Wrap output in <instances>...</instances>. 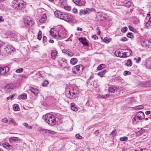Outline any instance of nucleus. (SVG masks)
Segmentation results:
<instances>
[{
    "instance_id": "1",
    "label": "nucleus",
    "mask_w": 151,
    "mask_h": 151,
    "mask_svg": "<svg viewBox=\"0 0 151 151\" xmlns=\"http://www.w3.org/2000/svg\"><path fill=\"white\" fill-rule=\"evenodd\" d=\"M43 118L46 122L50 126H52L56 123L55 118L52 114H46L43 116Z\"/></svg>"
},
{
    "instance_id": "2",
    "label": "nucleus",
    "mask_w": 151,
    "mask_h": 151,
    "mask_svg": "<svg viewBox=\"0 0 151 151\" xmlns=\"http://www.w3.org/2000/svg\"><path fill=\"white\" fill-rule=\"evenodd\" d=\"M145 118V114L142 111L138 112L132 119V122L134 124H136L139 121L142 120Z\"/></svg>"
},
{
    "instance_id": "3",
    "label": "nucleus",
    "mask_w": 151,
    "mask_h": 151,
    "mask_svg": "<svg viewBox=\"0 0 151 151\" xmlns=\"http://www.w3.org/2000/svg\"><path fill=\"white\" fill-rule=\"evenodd\" d=\"M127 52H124L121 53L120 52H119L118 54L119 57L123 58L127 57L130 56L131 55L132 51L129 49H127Z\"/></svg>"
},
{
    "instance_id": "4",
    "label": "nucleus",
    "mask_w": 151,
    "mask_h": 151,
    "mask_svg": "<svg viewBox=\"0 0 151 151\" xmlns=\"http://www.w3.org/2000/svg\"><path fill=\"white\" fill-rule=\"evenodd\" d=\"M82 65H79L75 66L73 70V73L75 74H78L83 70Z\"/></svg>"
},
{
    "instance_id": "5",
    "label": "nucleus",
    "mask_w": 151,
    "mask_h": 151,
    "mask_svg": "<svg viewBox=\"0 0 151 151\" xmlns=\"http://www.w3.org/2000/svg\"><path fill=\"white\" fill-rule=\"evenodd\" d=\"M65 95L67 97L71 99H74L77 96V93H76L72 90L66 91L65 93Z\"/></svg>"
},
{
    "instance_id": "6",
    "label": "nucleus",
    "mask_w": 151,
    "mask_h": 151,
    "mask_svg": "<svg viewBox=\"0 0 151 151\" xmlns=\"http://www.w3.org/2000/svg\"><path fill=\"white\" fill-rule=\"evenodd\" d=\"M63 14L62 17H61V19L66 21H71L73 18V17L69 14H66L63 13Z\"/></svg>"
},
{
    "instance_id": "7",
    "label": "nucleus",
    "mask_w": 151,
    "mask_h": 151,
    "mask_svg": "<svg viewBox=\"0 0 151 151\" xmlns=\"http://www.w3.org/2000/svg\"><path fill=\"white\" fill-rule=\"evenodd\" d=\"M24 22L26 25L28 26H32L34 24L33 21L31 20L30 17L27 16L24 19Z\"/></svg>"
},
{
    "instance_id": "8",
    "label": "nucleus",
    "mask_w": 151,
    "mask_h": 151,
    "mask_svg": "<svg viewBox=\"0 0 151 151\" xmlns=\"http://www.w3.org/2000/svg\"><path fill=\"white\" fill-rule=\"evenodd\" d=\"M16 5L15 6L16 7L17 6L19 8H23L24 5V2L21 0H17V1H14L13 3V4Z\"/></svg>"
},
{
    "instance_id": "9",
    "label": "nucleus",
    "mask_w": 151,
    "mask_h": 151,
    "mask_svg": "<svg viewBox=\"0 0 151 151\" xmlns=\"http://www.w3.org/2000/svg\"><path fill=\"white\" fill-rule=\"evenodd\" d=\"M14 87L13 84H9L6 85L5 88V90L6 92L9 93L11 91Z\"/></svg>"
},
{
    "instance_id": "10",
    "label": "nucleus",
    "mask_w": 151,
    "mask_h": 151,
    "mask_svg": "<svg viewBox=\"0 0 151 151\" xmlns=\"http://www.w3.org/2000/svg\"><path fill=\"white\" fill-rule=\"evenodd\" d=\"M60 65L63 67V68H65L67 66V62L66 60L64 58H63L59 61Z\"/></svg>"
},
{
    "instance_id": "11",
    "label": "nucleus",
    "mask_w": 151,
    "mask_h": 151,
    "mask_svg": "<svg viewBox=\"0 0 151 151\" xmlns=\"http://www.w3.org/2000/svg\"><path fill=\"white\" fill-rule=\"evenodd\" d=\"M54 28H52L51 29L50 31V35L51 36L54 37H57L58 35L59 37H60V36L58 35V32L54 30Z\"/></svg>"
},
{
    "instance_id": "12",
    "label": "nucleus",
    "mask_w": 151,
    "mask_h": 151,
    "mask_svg": "<svg viewBox=\"0 0 151 151\" xmlns=\"http://www.w3.org/2000/svg\"><path fill=\"white\" fill-rule=\"evenodd\" d=\"M141 86L145 87H149L151 86V81H147L142 82L140 83Z\"/></svg>"
},
{
    "instance_id": "13",
    "label": "nucleus",
    "mask_w": 151,
    "mask_h": 151,
    "mask_svg": "<svg viewBox=\"0 0 151 151\" xmlns=\"http://www.w3.org/2000/svg\"><path fill=\"white\" fill-rule=\"evenodd\" d=\"M143 45L147 47H151V40H144L143 41Z\"/></svg>"
},
{
    "instance_id": "14",
    "label": "nucleus",
    "mask_w": 151,
    "mask_h": 151,
    "mask_svg": "<svg viewBox=\"0 0 151 151\" xmlns=\"http://www.w3.org/2000/svg\"><path fill=\"white\" fill-rule=\"evenodd\" d=\"M78 40L80 41L83 45L86 46L88 45L87 40L86 38L82 37H79L78 38Z\"/></svg>"
},
{
    "instance_id": "15",
    "label": "nucleus",
    "mask_w": 151,
    "mask_h": 151,
    "mask_svg": "<svg viewBox=\"0 0 151 151\" xmlns=\"http://www.w3.org/2000/svg\"><path fill=\"white\" fill-rule=\"evenodd\" d=\"M14 48L12 47V45H7L4 48L5 51L7 52H9L10 50H13Z\"/></svg>"
},
{
    "instance_id": "16",
    "label": "nucleus",
    "mask_w": 151,
    "mask_h": 151,
    "mask_svg": "<svg viewBox=\"0 0 151 151\" xmlns=\"http://www.w3.org/2000/svg\"><path fill=\"white\" fill-rule=\"evenodd\" d=\"M114 96L115 95H114L113 94L109 93L108 94H106L105 95H99L98 96V97L99 98H105L106 97L108 96Z\"/></svg>"
},
{
    "instance_id": "17",
    "label": "nucleus",
    "mask_w": 151,
    "mask_h": 151,
    "mask_svg": "<svg viewBox=\"0 0 151 151\" xmlns=\"http://www.w3.org/2000/svg\"><path fill=\"white\" fill-rule=\"evenodd\" d=\"M55 16L61 19V17H63V13L59 11H56L54 12Z\"/></svg>"
},
{
    "instance_id": "18",
    "label": "nucleus",
    "mask_w": 151,
    "mask_h": 151,
    "mask_svg": "<svg viewBox=\"0 0 151 151\" xmlns=\"http://www.w3.org/2000/svg\"><path fill=\"white\" fill-rule=\"evenodd\" d=\"M57 51L55 50H52L51 51V58L53 60H55L57 56Z\"/></svg>"
},
{
    "instance_id": "19",
    "label": "nucleus",
    "mask_w": 151,
    "mask_h": 151,
    "mask_svg": "<svg viewBox=\"0 0 151 151\" xmlns=\"http://www.w3.org/2000/svg\"><path fill=\"white\" fill-rule=\"evenodd\" d=\"M30 91L35 95H37L39 92V90L37 88H35L32 87H31L30 89Z\"/></svg>"
},
{
    "instance_id": "20",
    "label": "nucleus",
    "mask_w": 151,
    "mask_h": 151,
    "mask_svg": "<svg viewBox=\"0 0 151 151\" xmlns=\"http://www.w3.org/2000/svg\"><path fill=\"white\" fill-rule=\"evenodd\" d=\"M47 19V16L45 14H44L43 16L40 19L39 22L41 23H44Z\"/></svg>"
},
{
    "instance_id": "21",
    "label": "nucleus",
    "mask_w": 151,
    "mask_h": 151,
    "mask_svg": "<svg viewBox=\"0 0 151 151\" xmlns=\"http://www.w3.org/2000/svg\"><path fill=\"white\" fill-rule=\"evenodd\" d=\"M9 140L11 142H16L19 141L20 139L17 137H12L9 138Z\"/></svg>"
},
{
    "instance_id": "22",
    "label": "nucleus",
    "mask_w": 151,
    "mask_h": 151,
    "mask_svg": "<svg viewBox=\"0 0 151 151\" xmlns=\"http://www.w3.org/2000/svg\"><path fill=\"white\" fill-rule=\"evenodd\" d=\"M18 98L19 99H26L27 98V94L25 93L22 94L19 96Z\"/></svg>"
},
{
    "instance_id": "23",
    "label": "nucleus",
    "mask_w": 151,
    "mask_h": 151,
    "mask_svg": "<svg viewBox=\"0 0 151 151\" xmlns=\"http://www.w3.org/2000/svg\"><path fill=\"white\" fill-rule=\"evenodd\" d=\"M62 52L63 53H66L70 56H72L73 55V52L68 51L65 50H62Z\"/></svg>"
},
{
    "instance_id": "24",
    "label": "nucleus",
    "mask_w": 151,
    "mask_h": 151,
    "mask_svg": "<svg viewBox=\"0 0 151 151\" xmlns=\"http://www.w3.org/2000/svg\"><path fill=\"white\" fill-rule=\"evenodd\" d=\"M116 88L113 86H111L109 87V88L108 89V91L111 93H114L116 90Z\"/></svg>"
},
{
    "instance_id": "25",
    "label": "nucleus",
    "mask_w": 151,
    "mask_h": 151,
    "mask_svg": "<svg viewBox=\"0 0 151 151\" xmlns=\"http://www.w3.org/2000/svg\"><path fill=\"white\" fill-rule=\"evenodd\" d=\"M106 73V70H103V71H101L99 72L98 75L101 77H103V76Z\"/></svg>"
},
{
    "instance_id": "26",
    "label": "nucleus",
    "mask_w": 151,
    "mask_h": 151,
    "mask_svg": "<svg viewBox=\"0 0 151 151\" xmlns=\"http://www.w3.org/2000/svg\"><path fill=\"white\" fill-rule=\"evenodd\" d=\"M77 62V60L76 58H73L71 59L70 60L71 64L73 65H75L76 64Z\"/></svg>"
},
{
    "instance_id": "27",
    "label": "nucleus",
    "mask_w": 151,
    "mask_h": 151,
    "mask_svg": "<svg viewBox=\"0 0 151 151\" xmlns=\"http://www.w3.org/2000/svg\"><path fill=\"white\" fill-rule=\"evenodd\" d=\"M93 104V101L91 100H89L86 103L87 106H91Z\"/></svg>"
},
{
    "instance_id": "28",
    "label": "nucleus",
    "mask_w": 151,
    "mask_h": 151,
    "mask_svg": "<svg viewBox=\"0 0 151 151\" xmlns=\"http://www.w3.org/2000/svg\"><path fill=\"white\" fill-rule=\"evenodd\" d=\"M125 65L127 66H131L132 65V62L129 59H128L127 61L126 62Z\"/></svg>"
},
{
    "instance_id": "29",
    "label": "nucleus",
    "mask_w": 151,
    "mask_h": 151,
    "mask_svg": "<svg viewBox=\"0 0 151 151\" xmlns=\"http://www.w3.org/2000/svg\"><path fill=\"white\" fill-rule=\"evenodd\" d=\"M103 41L106 43H108L111 41V39L110 38L105 37Z\"/></svg>"
},
{
    "instance_id": "30",
    "label": "nucleus",
    "mask_w": 151,
    "mask_h": 151,
    "mask_svg": "<svg viewBox=\"0 0 151 151\" xmlns=\"http://www.w3.org/2000/svg\"><path fill=\"white\" fill-rule=\"evenodd\" d=\"M105 67V65L104 64H101L97 68V69L100 70L104 68Z\"/></svg>"
},
{
    "instance_id": "31",
    "label": "nucleus",
    "mask_w": 151,
    "mask_h": 151,
    "mask_svg": "<svg viewBox=\"0 0 151 151\" xmlns=\"http://www.w3.org/2000/svg\"><path fill=\"white\" fill-rule=\"evenodd\" d=\"M71 109L73 111H77L78 110V109L76 107L74 106V105L73 103H72L71 104Z\"/></svg>"
},
{
    "instance_id": "32",
    "label": "nucleus",
    "mask_w": 151,
    "mask_h": 151,
    "mask_svg": "<svg viewBox=\"0 0 151 151\" xmlns=\"http://www.w3.org/2000/svg\"><path fill=\"white\" fill-rule=\"evenodd\" d=\"M13 108L14 110L15 111H18L19 109V106L17 104H14L13 106Z\"/></svg>"
},
{
    "instance_id": "33",
    "label": "nucleus",
    "mask_w": 151,
    "mask_h": 151,
    "mask_svg": "<svg viewBox=\"0 0 151 151\" xmlns=\"http://www.w3.org/2000/svg\"><path fill=\"white\" fill-rule=\"evenodd\" d=\"M1 72L0 75H3L6 73V70L5 69H4V67L1 68Z\"/></svg>"
},
{
    "instance_id": "34",
    "label": "nucleus",
    "mask_w": 151,
    "mask_h": 151,
    "mask_svg": "<svg viewBox=\"0 0 151 151\" xmlns=\"http://www.w3.org/2000/svg\"><path fill=\"white\" fill-rule=\"evenodd\" d=\"M47 129H42L40 130V131L42 134H46L47 132Z\"/></svg>"
},
{
    "instance_id": "35",
    "label": "nucleus",
    "mask_w": 151,
    "mask_h": 151,
    "mask_svg": "<svg viewBox=\"0 0 151 151\" xmlns=\"http://www.w3.org/2000/svg\"><path fill=\"white\" fill-rule=\"evenodd\" d=\"M128 139V138L126 137H120L119 139V140L121 141H126Z\"/></svg>"
},
{
    "instance_id": "36",
    "label": "nucleus",
    "mask_w": 151,
    "mask_h": 151,
    "mask_svg": "<svg viewBox=\"0 0 151 151\" xmlns=\"http://www.w3.org/2000/svg\"><path fill=\"white\" fill-rule=\"evenodd\" d=\"M127 30V28L126 27H124L121 29V31L122 32L124 33Z\"/></svg>"
},
{
    "instance_id": "37",
    "label": "nucleus",
    "mask_w": 151,
    "mask_h": 151,
    "mask_svg": "<svg viewBox=\"0 0 151 151\" xmlns=\"http://www.w3.org/2000/svg\"><path fill=\"white\" fill-rule=\"evenodd\" d=\"M127 37L131 38H133V33L130 32L128 33L127 34Z\"/></svg>"
},
{
    "instance_id": "38",
    "label": "nucleus",
    "mask_w": 151,
    "mask_h": 151,
    "mask_svg": "<svg viewBox=\"0 0 151 151\" xmlns=\"http://www.w3.org/2000/svg\"><path fill=\"white\" fill-rule=\"evenodd\" d=\"M64 9L66 10L69 11L71 10V7L70 6H65L64 7Z\"/></svg>"
},
{
    "instance_id": "39",
    "label": "nucleus",
    "mask_w": 151,
    "mask_h": 151,
    "mask_svg": "<svg viewBox=\"0 0 151 151\" xmlns=\"http://www.w3.org/2000/svg\"><path fill=\"white\" fill-rule=\"evenodd\" d=\"M79 14L80 16H82L83 15H85L86 14L85 12L83 10L81 9L80 11Z\"/></svg>"
},
{
    "instance_id": "40",
    "label": "nucleus",
    "mask_w": 151,
    "mask_h": 151,
    "mask_svg": "<svg viewBox=\"0 0 151 151\" xmlns=\"http://www.w3.org/2000/svg\"><path fill=\"white\" fill-rule=\"evenodd\" d=\"M48 84V82L47 80H45L42 83V86H46Z\"/></svg>"
},
{
    "instance_id": "41",
    "label": "nucleus",
    "mask_w": 151,
    "mask_h": 151,
    "mask_svg": "<svg viewBox=\"0 0 151 151\" xmlns=\"http://www.w3.org/2000/svg\"><path fill=\"white\" fill-rule=\"evenodd\" d=\"M9 121L10 122H11V123H12L14 125H16L17 124V123H16V122L14 121V120H13V119L12 118H10L9 119Z\"/></svg>"
},
{
    "instance_id": "42",
    "label": "nucleus",
    "mask_w": 151,
    "mask_h": 151,
    "mask_svg": "<svg viewBox=\"0 0 151 151\" xmlns=\"http://www.w3.org/2000/svg\"><path fill=\"white\" fill-rule=\"evenodd\" d=\"M23 71V69L22 68H21L18 69L16 70V72L17 73H22Z\"/></svg>"
},
{
    "instance_id": "43",
    "label": "nucleus",
    "mask_w": 151,
    "mask_h": 151,
    "mask_svg": "<svg viewBox=\"0 0 151 151\" xmlns=\"http://www.w3.org/2000/svg\"><path fill=\"white\" fill-rule=\"evenodd\" d=\"M81 0H73V1L76 4H78L80 3Z\"/></svg>"
},
{
    "instance_id": "44",
    "label": "nucleus",
    "mask_w": 151,
    "mask_h": 151,
    "mask_svg": "<svg viewBox=\"0 0 151 151\" xmlns=\"http://www.w3.org/2000/svg\"><path fill=\"white\" fill-rule=\"evenodd\" d=\"M131 72L128 71H125L124 72V75L126 76L127 74L129 75L131 74Z\"/></svg>"
},
{
    "instance_id": "45",
    "label": "nucleus",
    "mask_w": 151,
    "mask_h": 151,
    "mask_svg": "<svg viewBox=\"0 0 151 151\" xmlns=\"http://www.w3.org/2000/svg\"><path fill=\"white\" fill-rule=\"evenodd\" d=\"M3 145V146L6 148H7L8 146L9 145V144L7 142L4 143Z\"/></svg>"
},
{
    "instance_id": "46",
    "label": "nucleus",
    "mask_w": 151,
    "mask_h": 151,
    "mask_svg": "<svg viewBox=\"0 0 151 151\" xmlns=\"http://www.w3.org/2000/svg\"><path fill=\"white\" fill-rule=\"evenodd\" d=\"M47 132L49 134H54L55 133V132L51 131L48 130H47Z\"/></svg>"
},
{
    "instance_id": "47",
    "label": "nucleus",
    "mask_w": 151,
    "mask_h": 151,
    "mask_svg": "<svg viewBox=\"0 0 151 151\" xmlns=\"http://www.w3.org/2000/svg\"><path fill=\"white\" fill-rule=\"evenodd\" d=\"M76 138L79 139H81L82 138V137L79 135V134H76Z\"/></svg>"
},
{
    "instance_id": "48",
    "label": "nucleus",
    "mask_w": 151,
    "mask_h": 151,
    "mask_svg": "<svg viewBox=\"0 0 151 151\" xmlns=\"http://www.w3.org/2000/svg\"><path fill=\"white\" fill-rule=\"evenodd\" d=\"M43 42L45 44L47 41L46 37L45 36H44L43 37Z\"/></svg>"
},
{
    "instance_id": "49",
    "label": "nucleus",
    "mask_w": 151,
    "mask_h": 151,
    "mask_svg": "<svg viewBox=\"0 0 151 151\" xmlns=\"http://www.w3.org/2000/svg\"><path fill=\"white\" fill-rule=\"evenodd\" d=\"M143 108H144V107H143V106H142V105H139V106H138L137 107V108L136 109H143Z\"/></svg>"
},
{
    "instance_id": "50",
    "label": "nucleus",
    "mask_w": 151,
    "mask_h": 151,
    "mask_svg": "<svg viewBox=\"0 0 151 151\" xmlns=\"http://www.w3.org/2000/svg\"><path fill=\"white\" fill-rule=\"evenodd\" d=\"M77 9L76 8H74L73 9H72V12H73L75 14H76L77 12Z\"/></svg>"
},
{
    "instance_id": "51",
    "label": "nucleus",
    "mask_w": 151,
    "mask_h": 151,
    "mask_svg": "<svg viewBox=\"0 0 151 151\" xmlns=\"http://www.w3.org/2000/svg\"><path fill=\"white\" fill-rule=\"evenodd\" d=\"M89 8H87L86 9H85L84 10V11L85 12V13L86 14L87 13H88L89 11Z\"/></svg>"
},
{
    "instance_id": "52",
    "label": "nucleus",
    "mask_w": 151,
    "mask_h": 151,
    "mask_svg": "<svg viewBox=\"0 0 151 151\" xmlns=\"http://www.w3.org/2000/svg\"><path fill=\"white\" fill-rule=\"evenodd\" d=\"M7 149H8L9 150H12L13 149V148L12 146L9 145Z\"/></svg>"
},
{
    "instance_id": "53",
    "label": "nucleus",
    "mask_w": 151,
    "mask_h": 151,
    "mask_svg": "<svg viewBox=\"0 0 151 151\" xmlns=\"http://www.w3.org/2000/svg\"><path fill=\"white\" fill-rule=\"evenodd\" d=\"M2 121L4 123H6L8 122V119L6 118H4L2 119Z\"/></svg>"
},
{
    "instance_id": "54",
    "label": "nucleus",
    "mask_w": 151,
    "mask_h": 151,
    "mask_svg": "<svg viewBox=\"0 0 151 151\" xmlns=\"http://www.w3.org/2000/svg\"><path fill=\"white\" fill-rule=\"evenodd\" d=\"M115 131H113L110 134V135L112 137H113L114 135H115Z\"/></svg>"
},
{
    "instance_id": "55",
    "label": "nucleus",
    "mask_w": 151,
    "mask_h": 151,
    "mask_svg": "<svg viewBox=\"0 0 151 151\" xmlns=\"http://www.w3.org/2000/svg\"><path fill=\"white\" fill-rule=\"evenodd\" d=\"M99 134V131L98 130H97L94 133V134L96 136H97Z\"/></svg>"
},
{
    "instance_id": "56",
    "label": "nucleus",
    "mask_w": 151,
    "mask_h": 151,
    "mask_svg": "<svg viewBox=\"0 0 151 151\" xmlns=\"http://www.w3.org/2000/svg\"><path fill=\"white\" fill-rule=\"evenodd\" d=\"M127 39L125 37H123L121 38V40L122 41H126L127 40Z\"/></svg>"
},
{
    "instance_id": "57",
    "label": "nucleus",
    "mask_w": 151,
    "mask_h": 151,
    "mask_svg": "<svg viewBox=\"0 0 151 151\" xmlns=\"http://www.w3.org/2000/svg\"><path fill=\"white\" fill-rule=\"evenodd\" d=\"M151 24V17H150L149 19V20L147 22V24L150 25Z\"/></svg>"
},
{
    "instance_id": "58",
    "label": "nucleus",
    "mask_w": 151,
    "mask_h": 151,
    "mask_svg": "<svg viewBox=\"0 0 151 151\" xmlns=\"http://www.w3.org/2000/svg\"><path fill=\"white\" fill-rule=\"evenodd\" d=\"M92 38L94 40H96V39H98V37L95 35H93L92 36Z\"/></svg>"
},
{
    "instance_id": "59",
    "label": "nucleus",
    "mask_w": 151,
    "mask_h": 151,
    "mask_svg": "<svg viewBox=\"0 0 151 151\" xmlns=\"http://www.w3.org/2000/svg\"><path fill=\"white\" fill-rule=\"evenodd\" d=\"M101 19H100V20L101 21H103V20H106V17L105 16H102V15L101 16Z\"/></svg>"
},
{
    "instance_id": "60",
    "label": "nucleus",
    "mask_w": 151,
    "mask_h": 151,
    "mask_svg": "<svg viewBox=\"0 0 151 151\" xmlns=\"http://www.w3.org/2000/svg\"><path fill=\"white\" fill-rule=\"evenodd\" d=\"M134 60H136V58H134ZM141 60V58L140 57H139L138 58L136 59V62L137 63H138Z\"/></svg>"
},
{
    "instance_id": "61",
    "label": "nucleus",
    "mask_w": 151,
    "mask_h": 151,
    "mask_svg": "<svg viewBox=\"0 0 151 151\" xmlns=\"http://www.w3.org/2000/svg\"><path fill=\"white\" fill-rule=\"evenodd\" d=\"M4 69H5L6 73L9 71V68L8 67H4Z\"/></svg>"
},
{
    "instance_id": "62",
    "label": "nucleus",
    "mask_w": 151,
    "mask_h": 151,
    "mask_svg": "<svg viewBox=\"0 0 151 151\" xmlns=\"http://www.w3.org/2000/svg\"><path fill=\"white\" fill-rule=\"evenodd\" d=\"M127 4V6L128 7H129L131 5V2L130 1H128L126 4V5Z\"/></svg>"
},
{
    "instance_id": "63",
    "label": "nucleus",
    "mask_w": 151,
    "mask_h": 151,
    "mask_svg": "<svg viewBox=\"0 0 151 151\" xmlns=\"http://www.w3.org/2000/svg\"><path fill=\"white\" fill-rule=\"evenodd\" d=\"M16 94H13L10 97L11 99L12 100L13 99V98L16 96Z\"/></svg>"
},
{
    "instance_id": "64",
    "label": "nucleus",
    "mask_w": 151,
    "mask_h": 151,
    "mask_svg": "<svg viewBox=\"0 0 151 151\" xmlns=\"http://www.w3.org/2000/svg\"><path fill=\"white\" fill-rule=\"evenodd\" d=\"M129 29L131 31H133L134 30L132 26H129Z\"/></svg>"
}]
</instances>
